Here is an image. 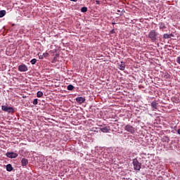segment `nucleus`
Segmentation results:
<instances>
[{"mask_svg": "<svg viewBox=\"0 0 180 180\" xmlns=\"http://www.w3.org/2000/svg\"><path fill=\"white\" fill-rule=\"evenodd\" d=\"M148 37L150 39L151 41L154 43V41H157V39L158 37V32H157L155 30H151L149 32V34L148 35Z\"/></svg>", "mask_w": 180, "mask_h": 180, "instance_id": "nucleus-1", "label": "nucleus"}, {"mask_svg": "<svg viewBox=\"0 0 180 180\" xmlns=\"http://www.w3.org/2000/svg\"><path fill=\"white\" fill-rule=\"evenodd\" d=\"M133 165H134V169L136 171H140V169H141V163L139 162V160H137V158H135L133 160Z\"/></svg>", "mask_w": 180, "mask_h": 180, "instance_id": "nucleus-2", "label": "nucleus"}, {"mask_svg": "<svg viewBox=\"0 0 180 180\" xmlns=\"http://www.w3.org/2000/svg\"><path fill=\"white\" fill-rule=\"evenodd\" d=\"M124 130H126V131H128V133H130L131 134H134V133H136V128L130 124H127L124 127Z\"/></svg>", "mask_w": 180, "mask_h": 180, "instance_id": "nucleus-3", "label": "nucleus"}, {"mask_svg": "<svg viewBox=\"0 0 180 180\" xmlns=\"http://www.w3.org/2000/svg\"><path fill=\"white\" fill-rule=\"evenodd\" d=\"M1 110L4 112H7V113H13L15 112V109L12 107H8L6 105H2Z\"/></svg>", "mask_w": 180, "mask_h": 180, "instance_id": "nucleus-4", "label": "nucleus"}, {"mask_svg": "<svg viewBox=\"0 0 180 180\" xmlns=\"http://www.w3.org/2000/svg\"><path fill=\"white\" fill-rule=\"evenodd\" d=\"M6 156L8 157V158H16L18 157V153L15 152H7Z\"/></svg>", "mask_w": 180, "mask_h": 180, "instance_id": "nucleus-5", "label": "nucleus"}, {"mask_svg": "<svg viewBox=\"0 0 180 180\" xmlns=\"http://www.w3.org/2000/svg\"><path fill=\"white\" fill-rule=\"evenodd\" d=\"M18 71H20V72H26V71H27V66L24 64L19 65Z\"/></svg>", "mask_w": 180, "mask_h": 180, "instance_id": "nucleus-6", "label": "nucleus"}, {"mask_svg": "<svg viewBox=\"0 0 180 180\" xmlns=\"http://www.w3.org/2000/svg\"><path fill=\"white\" fill-rule=\"evenodd\" d=\"M76 102H77V103H79L81 105V104L84 103V102H85V98L77 97V98H76Z\"/></svg>", "mask_w": 180, "mask_h": 180, "instance_id": "nucleus-7", "label": "nucleus"}, {"mask_svg": "<svg viewBox=\"0 0 180 180\" xmlns=\"http://www.w3.org/2000/svg\"><path fill=\"white\" fill-rule=\"evenodd\" d=\"M21 164L22 167H26L29 164V160L26 158H22L21 160Z\"/></svg>", "mask_w": 180, "mask_h": 180, "instance_id": "nucleus-8", "label": "nucleus"}, {"mask_svg": "<svg viewBox=\"0 0 180 180\" xmlns=\"http://www.w3.org/2000/svg\"><path fill=\"white\" fill-rule=\"evenodd\" d=\"M159 27L162 32H164V30L167 29V27H165V24L164 22H160Z\"/></svg>", "mask_w": 180, "mask_h": 180, "instance_id": "nucleus-9", "label": "nucleus"}, {"mask_svg": "<svg viewBox=\"0 0 180 180\" xmlns=\"http://www.w3.org/2000/svg\"><path fill=\"white\" fill-rule=\"evenodd\" d=\"M151 106L153 109H158V103L157 101H154L151 103Z\"/></svg>", "mask_w": 180, "mask_h": 180, "instance_id": "nucleus-10", "label": "nucleus"}, {"mask_svg": "<svg viewBox=\"0 0 180 180\" xmlns=\"http://www.w3.org/2000/svg\"><path fill=\"white\" fill-rule=\"evenodd\" d=\"M6 171H8V172L13 171V167H12V165L8 164L6 165Z\"/></svg>", "mask_w": 180, "mask_h": 180, "instance_id": "nucleus-11", "label": "nucleus"}, {"mask_svg": "<svg viewBox=\"0 0 180 180\" xmlns=\"http://www.w3.org/2000/svg\"><path fill=\"white\" fill-rule=\"evenodd\" d=\"M5 15H6V11L5 10L0 11V18H4Z\"/></svg>", "mask_w": 180, "mask_h": 180, "instance_id": "nucleus-12", "label": "nucleus"}, {"mask_svg": "<svg viewBox=\"0 0 180 180\" xmlns=\"http://www.w3.org/2000/svg\"><path fill=\"white\" fill-rule=\"evenodd\" d=\"M100 130L103 133H108V127H103L102 128H100Z\"/></svg>", "mask_w": 180, "mask_h": 180, "instance_id": "nucleus-13", "label": "nucleus"}, {"mask_svg": "<svg viewBox=\"0 0 180 180\" xmlns=\"http://www.w3.org/2000/svg\"><path fill=\"white\" fill-rule=\"evenodd\" d=\"M172 36V34H165L163 35V37H164V39H171Z\"/></svg>", "mask_w": 180, "mask_h": 180, "instance_id": "nucleus-14", "label": "nucleus"}, {"mask_svg": "<svg viewBox=\"0 0 180 180\" xmlns=\"http://www.w3.org/2000/svg\"><path fill=\"white\" fill-rule=\"evenodd\" d=\"M67 89H68V91H72V89H74V86H72V84H69L67 86Z\"/></svg>", "mask_w": 180, "mask_h": 180, "instance_id": "nucleus-15", "label": "nucleus"}, {"mask_svg": "<svg viewBox=\"0 0 180 180\" xmlns=\"http://www.w3.org/2000/svg\"><path fill=\"white\" fill-rule=\"evenodd\" d=\"M37 98H41V96H43V92L41 91H38L37 94Z\"/></svg>", "mask_w": 180, "mask_h": 180, "instance_id": "nucleus-16", "label": "nucleus"}, {"mask_svg": "<svg viewBox=\"0 0 180 180\" xmlns=\"http://www.w3.org/2000/svg\"><path fill=\"white\" fill-rule=\"evenodd\" d=\"M30 63H31V64H32V65H34V64H36V63H37V60L36 58H33L31 60Z\"/></svg>", "mask_w": 180, "mask_h": 180, "instance_id": "nucleus-17", "label": "nucleus"}, {"mask_svg": "<svg viewBox=\"0 0 180 180\" xmlns=\"http://www.w3.org/2000/svg\"><path fill=\"white\" fill-rule=\"evenodd\" d=\"M81 12L85 13V12H88V8L86 7H82L81 8Z\"/></svg>", "mask_w": 180, "mask_h": 180, "instance_id": "nucleus-18", "label": "nucleus"}, {"mask_svg": "<svg viewBox=\"0 0 180 180\" xmlns=\"http://www.w3.org/2000/svg\"><path fill=\"white\" fill-rule=\"evenodd\" d=\"M124 68H126L124 64H122L120 66V70H121V71H124Z\"/></svg>", "mask_w": 180, "mask_h": 180, "instance_id": "nucleus-19", "label": "nucleus"}, {"mask_svg": "<svg viewBox=\"0 0 180 180\" xmlns=\"http://www.w3.org/2000/svg\"><path fill=\"white\" fill-rule=\"evenodd\" d=\"M37 103H38V99L37 98L34 99L33 105H37Z\"/></svg>", "mask_w": 180, "mask_h": 180, "instance_id": "nucleus-20", "label": "nucleus"}, {"mask_svg": "<svg viewBox=\"0 0 180 180\" xmlns=\"http://www.w3.org/2000/svg\"><path fill=\"white\" fill-rule=\"evenodd\" d=\"M38 56H39V60H43V58H44L43 55H40V53H38Z\"/></svg>", "mask_w": 180, "mask_h": 180, "instance_id": "nucleus-21", "label": "nucleus"}, {"mask_svg": "<svg viewBox=\"0 0 180 180\" xmlns=\"http://www.w3.org/2000/svg\"><path fill=\"white\" fill-rule=\"evenodd\" d=\"M176 63H178V64H180V56L177 57Z\"/></svg>", "mask_w": 180, "mask_h": 180, "instance_id": "nucleus-22", "label": "nucleus"}, {"mask_svg": "<svg viewBox=\"0 0 180 180\" xmlns=\"http://www.w3.org/2000/svg\"><path fill=\"white\" fill-rule=\"evenodd\" d=\"M43 56L44 57L46 58L49 56V53H44Z\"/></svg>", "mask_w": 180, "mask_h": 180, "instance_id": "nucleus-23", "label": "nucleus"}, {"mask_svg": "<svg viewBox=\"0 0 180 180\" xmlns=\"http://www.w3.org/2000/svg\"><path fill=\"white\" fill-rule=\"evenodd\" d=\"M96 5H101V1H99L98 0H96Z\"/></svg>", "mask_w": 180, "mask_h": 180, "instance_id": "nucleus-24", "label": "nucleus"}, {"mask_svg": "<svg viewBox=\"0 0 180 180\" xmlns=\"http://www.w3.org/2000/svg\"><path fill=\"white\" fill-rule=\"evenodd\" d=\"M165 141H167V142L169 141V139L167 137H165Z\"/></svg>", "mask_w": 180, "mask_h": 180, "instance_id": "nucleus-25", "label": "nucleus"}, {"mask_svg": "<svg viewBox=\"0 0 180 180\" xmlns=\"http://www.w3.org/2000/svg\"><path fill=\"white\" fill-rule=\"evenodd\" d=\"M72 2H77L78 0H70Z\"/></svg>", "mask_w": 180, "mask_h": 180, "instance_id": "nucleus-26", "label": "nucleus"}, {"mask_svg": "<svg viewBox=\"0 0 180 180\" xmlns=\"http://www.w3.org/2000/svg\"><path fill=\"white\" fill-rule=\"evenodd\" d=\"M117 12L118 13H120V10H117Z\"/></svg>", "mask_w": 180, "mask_h": 180, "instance_id": "nucleus-27", "label": "nucleus"}, {"mask_svg": "<svg viewBox=\"0 0 180 180\" xmlns=\"http://www.w3.org/2000/svg\"><path fill=\"white\" fill-rule=\"evenodd\" d=\"M112 25H116V23H115V22H112Z\"/></svg>", "mask_w": 180, "mask_h": 180, "instance_id": "nucleus-28", "label": "nucleus"}]
</instances>
